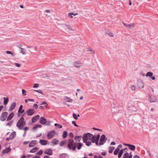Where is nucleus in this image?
<instances>
[{"instance_id":"f257e3e1","label":"nucleus","mask_w":158,"mask_h":158,"mask_svg":"<svg viewBox=\"0 0 158 158\" xmlns=\"http://www.w3.org/2000/svg\"><path fill=\"white\" fill-rule=\"evenodd\" d=\"M83 144L82 143L79 142H74V140L72 139H69V140L68 144V148L73 151L76 150V148L80 150L81 149L82 146Z\"/></svg>"},{"instance_id":"f03ea898","label":"nucleus","mask_w":158,"mask_h":158,"mask_svg":"<svg viewBox=\"0 0 158 158\" xmlns=\"http://www.w3.org/2000/svg\"><path fill=\"white\" fill-rule=\"evenodd\" d=\"M26 124V122L24 121V119L23 117H21L17 122L16 123V127L19 129L21 130L23 129Z\"/></svg>"},{"instance_id":"7ed1b4c3","label":"nucleus","mask_w":158,"mask_h":158,"mask_svg":"<svg viewBox=\"0 0 158 158\" xmlns=\"http://www.w3.org/2000/svg\"><path fill=\"white\" fill-rule=\"evenodd\" d=\"M92 134L88 133L86 134H84L83 135V141H87L88 140H91Z\"/></svg>"},{"instance_id":"20e7f679","label":"nucleus","mask_w":158,"mask_h":158,"mask_svg":"<svg viewBox=\"0 0 158 158\" xmlns=\"http://www.w3.org/2000/svg\"><path fill=\"white\" fill-rule=\"evenodd\" d=\"M107 139V138L106 137L105 135H102L101 136L100 139L99 145L101 146L103 145L106 142Z\"/></svg>"},{"instance_id":"39448f33","label":"nucleus","mask_w":158,"mask_h":158,"mask_svg":"<svg viewBox=\"0 0 158 158\" xmlns=\"http://www.w3.org/2000/svg\"><path fill=\"white\" fill-rule=\"evenodd\" d=\"M8 113L6 112L2 113L0 117V119L1 121H5L7 117Z\"/></svg>"},{"instance_id":"423d86ee","label":"nucleus","mask_w":158,"mask_h":158,"mask_svg":"<svg viewBox=\"0 0 158 158\" xmlns=\"http://www.w3.org/2000/svg\"><path fill=\"white\" fill-rule=\"evenodd\" d=\"M100 135L98 134L96 136L95 135H93L92 134V137H91V141L93 143H94L95 142L98 140H99L100 138Z\"/></svg>"},{"instance_id":"0eeeda50","label":"nucleus","mask_w":158,"mask_h":158,"mask_svg":"<svg viewBox=\"0 0 158 158\" xmlns=\"http://www.w3.org/2000/svg\"><path fill=\"white\" fill-rule=\"evenodd\" d=\"M56 134V132L54 130H52L48 132L47 135L48 139L52 138Z\"/></svg>"},{"instance_id":"6e6552de","label":"nucleus","mask_w":158,"mask_h":158,"mask_svg":"<svg viewBox=\"0 0 158 158\" xmlns=\"http://www.w3.org/2000/svg\"><path fill=\"white\" fill-rule=\"evenodd\" d=\"M137 86L139 88H143L144 87V82L141 80H139L137 82Z\"/></svg>"},{"instance_id":"1a4fd4ad","label":"nucleus","mask_w":158,"mask_h":158,"mask_svg":"<svg viewBox=\"0 0 158 158\" xmlns=\"http://www.w3.org/2000/svg\"><path fill=\"white\" fill-rule=\"evenodd\" d=\"M26 112L27 115L29 116L33 115L35 113V111L34 109H31L28 110Z\"/></svg>"},{"instance_id":"9d476101","label":"nucleus","mask_w":158,"mask_h":158,"mask_svg":"<svg viewBox=\"0 0 158 158\" xmlns=\"http://www.w3.org/2000/svg\"><path fill=\"white\" fill-rule=\"evenodd\" d=\"M123 24L125 26L131 29H132L134 27V24L133 23L128 24L124 23Z\"/></svg>"},{"instance_id":"9b49d317","label":"nucleus","mask_w":158,"mask_h":158,"mask_svg":"<svg viewBox=\"0 0 158 158\" xmlns=\"http://www.w3.org/2000/svg\"><path fill=\"white\" fill-rule=\"evenodd\" d=\"M29 144L28 146L29 147H31L34 146L37 144V141L36 140H32L29 143Z\"/></svg>"},{"instance_id":"f8f14e48","label":"nucleus","mask_w":158,"mask_h":158,"mask_svg":"<svg viewBox=\"0 0 158 158\" xmlns=\"http://www.w3.org/2000/svg\"><path fill=\"white\" fill-rule=\"evenodd\" d=\"M62 27L65 29H67L69 30L70 31H73V28L71 27V26L70 25H68L66 24H62Z\"/></svg>"},{"instance_id":"ddd939ff","label":"nucleus","mask_w":158,"mask_h":158,"mask_svg":"<svg viewBox=\"0 0 158 158\" xmlns=\"http://www.w3.org/2000/svg\"><path fill=\"white\" fill-rule=\"evenodd\" d=\"M16 106V103L15 102H12L10 106L8 111H10L13 110Z\"/></svg>"},{"instance_id":"4468645a","label":"nucleus","mask_w":158,"mask_h":158,"mask_svg":"<svg viewBox=\"0 0 158 158\" xmlns=\"http://www.w3.org/2000/svg\"><path fill=\"white\" fill-rule=\"evenodd\" d=\"M74 65L77 68H80L82 66V64L80 62L76 61L74 63Z\"/></svg>"},{"instance_id":"2eb2a0df","label":"nucleus","mask_w":158,"mask_h":158,"mask_svg":"<svg viewBox=\"0 0 158 158\" xmlns=\"http://www.w3.org/2000/svg\"><path fill=\"white\" fill-rule=\"evenodd\" d=\"M52 150L49 148L46 149L44 152V153L45 154L50 155H52Z\"/></svg>"},{"instance_id":"dca6fc26","label":"nucleus","mask_w":158,"mask_h":158,"mask_svg":"<svg viewBox=\"0 0 158 158\" xmlns=\"http://www.w3.org/2000/svg\"><path fill=\"white\" fill-rule=\"evenodd\" d=\"M40 123L42 124H44L46 122V119L44 117H41L40 119Z\"/></svg>"},{"instance_id":"f3484780","label":"nucleus","mask_w":158,"mask_h":158,"mask_svg":"<svg viewBox=\"0 0 158 158\" xmlns=\"http://www.w3.org/2000/svg\"><path fill=\"white\" fill-rule=\"evenodd\" d=\"M39 143L42 145H45L47 144V140L45 139H41L39 141Z\"/></svg>"},{"instance_id":"a211bd4d","label":"nucleus","mask_w":158,"mask_h":158,"mask_svg":"<svg viewBox=\"0 0 158 158\" xmlns=\"http://www.w3.org/2000/svg\"><path fill=\"white\" fill-rule=\"evenodd\" d=\"M40 116L39 115H37L33 117L31 119V121L32 123H35L38 120Z\"/></svg>"},{"instance_id":"6ab92c4d","label":"nucleus","mask_w":158,"mask_h":158,"mask_svg":"<svg viewBox=\"0 0 158 158\" xmlns=\"http://www.w3.org/2000/svg\"><path fill=\"white\" fill-rule=\"evenodd\" d=\"M14 113L12 112L7 117V118L6 119L7 121H9L10 120L14 117Z\"/></svg>"},{"instance_id":"aec40b11","label":"nucleus","mask_w":158,"mask_h":158,"mask_svg":"<svg viewBox=\"0 0 158 158\" xmlns=\"http://www.w3.org/2000/svg\"><path fill=\"white\" fill-rule=\"evenodd\" d=\"M3 99H4V101H3V104L5 106H6V105L8 102H9V99L8 98H6V97H4L3 98Z\"/></svg>"},{"instance_id":"412c9836","label":"nucleus","mask_w":158,"mask_h":158,"mask_svg":"<svg viewBox=\"0 0 158 158\" xmlns=\"http://www.w3.org/2000/svg\"><path fill=\"white\" fill-rule=\"evenodd\" d=\"M126 149H127V148H125L124 149H122L120 150V151L119 152V153L118 154V158H121V156H122V155L123 154V151Z\"/></svg>"},{"instance_id":"4be33fe9","label":"nucleus","mask_w":158,"mask_h":158,"mask_svg":"<svg viewBox=\"0 0 158 158\" xmlns=\"http://www.w3.org/2000/svg\"><path fill=\"white\" fill-rule=\"evenodd\" d=\"M11 150V149L10 148H7L5 149L4 150L2 151V153H7L9 152Z\"/></svg>"},{"instance_id":"5701e85b","label":"nucleus","mask_w":158,"mask_h":158,"mask_svg":"<svg viewBox=\"0 0 158 158\" xmlns=\"http://www.w3.org/2000/svg\"><path fill=\"white\" fill-rule=\"evenodd\" d=\"M129 148L132 151H135V147L134 145L129 144L128 146Z\"/></svg>"},{"instance_id":"b1692460","label":"nucleus","mask_w":158,"mask_h":158,"mask_svg":"<svg viewBox=\"0 0 158 158\" xmlns=\"http://www.w3.org/2000/svg\"><path fill=\"white\" fill-rule=\"evenodd\" d=\"M23 106L22 105H21L19 107L18 113H23L24 111V110L23 109Z\"/></svg>"},{"instance_id":"393cba45","label":"nucleus","mask_w":158,"mask_h":158,"mask_svg":"<svg viewBox=\"0 0 158 158\" xmlns=\"http://www.w3.org/2000/svg\"><path fill=\"white\" fill-rule=\"evenodd\" d=\"M59 142V140L56 139H53L52 141V143L55 145L57 144Z\"/></svg>"},{"instance_id":"a878e982","label":"nucleus","mask_w":158,"mask_h":158,"mask_svg":"<svg viewBox=\"0 0 158 158\" xmlns=\"http://www.w3.org/2000/svg\"><path fill=\"white\" fill-rule=\"evenodd\" d=\"M16 135V132L15 131L12 132L10 135V139H12Z\"/></svg>"},{"instance_id":"bb28decb","label":"nucleus","mask_w":158,"mask_h":158,"mask_svg":"<svg viewBox=\"0 0 158 158\" xmlns=\"http://www.w3.org/2000/svg\"><path fill=\"white\" fill-rule=\"evenodd\" d=\"M108 148H109V151H108L110 153H111L113 152V150H114V149L115 148H114V147L110 146Z\"/></svg>"},{"instance_id":"cd10ccee","label":"nucleus","mask_w":158,"mask_h":158,"mask_svg":"<svg viewBox=\"0 0 158 158\" xmlns=\"http://www.w3.org/2000/svg\"><path fill=\"white\" fill-rule=\"evenodd\" d=\"M82 137L81 136H76L75 137V140L76 141H78V142H79L80 141V140L81 139Z\"/></svg>"},{"instance_id":"c85d7f7f","label":"nucleus","mask_w":158,"mask_h":158,"mask_svg":"<svg viewBox=\"0 0 158 158\" xmlns=\"http://www.w3.org/2000/svg\"><path fill=\"white\" fill-rule=\"evenodd\" d=\"M42 126L40 124H36L34 127H33V129L34 130H36L38 128H41Z\"/></svg>"},{"instance_id":"c756f323","label":"nucleus","mask_w":158,"mask_h":158,"mask_svg":"<svg viewBox=\"0 0 158 158\" xmlns=\"http://www.w3.org/2000/svg\"><path fill=\"white\" fill-rule=\"evenodd\" d=\"M120 149L118 148H116L114 152V155H116L119 153L120 152Z\"/></svg>"},{"instance_id":"7c9ffc66","label":"nucleus","mask_w":158,"mask_h":158,"mask_svg":"<svg viewBox=\"0 0 158 158\" xmlns=\"http://www.w3.org/2000/svg\"><path fill=\"white\" fill-rule=\"evenodd\" d=\"M38 150V148L35 147L33 149L31 150L30 151V153H35Z\"/></svg>"},{"instance_id":"2f4dec72","label":"nucleus","mask_w":158,"mask_h":158,"mask_svg":"<svg viewBox=\"0 0 158 158\" xmlns=\"http://www.w3.org/2000/svg\"><path fill=\"white\" fill-rule=\"evenodd\" d=\"M19 48L23 50V51H20L21 53H22L23 55H25L26 54V50L25 49L23 48H22L21 47H19Z\"/></svg>"},{"instance_id":"473e14b6","label":"nucleus","mask_w":158,"mask_h":158,"mask_svg":"<svg viewBox=\"0 0 158 158\" xmlns=\"http://www.w3.org/2000/svg\"><path fill=\"white\" fill-rule=\"evenodd\" d=\"M77 14H78L77 13L74 14L73 13H70L68 14V15L69 17L71 18H73V16H72L73 15L74 16H76L77 15Z\"/></svg>"},{"instance_id":"72a5a7b5","label":"nucleus","mask_w":158,"mask_h":158,"mask_svg":"<svg viewBox=\"0 0 158 158\" xmlns=\"http://www.w3.org/2000/svg\"><path fill=\"white\" fill-rule=\"evenodd\" d=\"M83 142L85 143V144L88 146H90L91 144V143L90 141L86 140V141H83Z\"/></svg>"},{"instance_id":"f704fd0d","label":"nucleus","mask_w":158,"mask_h":158,"mask_svg":"<svg viewBox=\"0 0 158 158\" xmlns=\"http://www.w3.org/2000/svg\"><path fill=\"white\" fill-rule=\"evenodd\" d=\"M148 100L151 102H156V100L153 99L150 96H149Z\"/></svg>"},{"instance_id":"c9c22d12","label":"nucleus","mask_w":158,"mask_h":158,"mask_svg":"<svg viewBox=\"0 0 158 158\" xmlns=\"http://www.w3.org/2000/svg\"><path fill=\"white\" fill-rule=\"evenodd\" d=\"M153 75V73L150 72H149L147 73L146 74V77H152Z\"/></svg>"},{"instance_id":"e433bc0d","label":"nucleus","mask_w":158,"mask_h":158,"mask_svg":"<svg viewBox=\"0 0 158 158\" xmlns=\"http://www.w3.org/2000/svg\"><path fill=\"white\" fill-rule=\"evenodd\" d=\"M67 132L66 131H64L63 132V137L64 138H65L67 136Z\"/></svg>"},{"instance_id":"4c0bfd02","label":"nucleus","mask_w":158,"mask_h":158,"mask_svg":"<svg viewBox=\"0 0 158 158\" xmlns=\"http://www.w3.org/2000/svg\"><path fill=\"white\" fill-rule=\"evenodd\" d=\"M129 155V153L128 152H126L124 154L123 158H128Z\"/></svg>"},{"instance_id":"58836bf2","label":"nucleus","mask_w":158,"mask_h":158,"mask_svg":"<svg viewBox=\"0 0 158 158\" xmlns=\"http://www.w3.org/2000/svg\"><path fill=\"white\" fill-rule=\"evenodd\" d=\"M66 155L67 154L66 153H62L60 155L59 157L60 158H64L65 157Z\"/></svg>"},{"instance_id":"ea45409f","label":"nucleus","mask_w":158,"mask_h":158,"mask_svg":"<svg viewBox=\"0 0 158 158\" xmlns=\"http://www.w3.org/2000/svg\"><path fill=\"white\" fill-rule=\"evenodd\" d=\"M65 99L66 100H67V101L68 102H73V100L71 99H70V98H69L68 97H66L65 98Z\"/></svg>"},{"instance_id":"a19ab883","label":"nucleus","mask_w":158,"mask_h":158,"mask_svg":"<svg viewBox=\"0 0 158 158\" xmlns=\"http://www.w3.org/2000/svg\"><path fill=\"white\" fill-rule=\"evenodd\" d=\"M54 126L56 127H58L59 128H62V126L60 124L56 123L54 124Z\"/></svg>"},{"instance_id":"79ce46f5","label":"nucleus","mask_w":158,"mask_h":158,"mask_svg":"<svg viewBox=\"0 0 158 158\" xmlns=\"http://www.w3.org/2000/svg\"><path fill=\"white\" fill-rule=\"evenodd\" d=\"M13 122L12 121H10L7 123V124H6V126H8L9 127H10L12 125Z\"/></svg>"},{"instance_id":"37998d69","label":"nucleus","mask_w":158,"mask_h":158,"mask_svg":"<svg viewBox=\"0 0 158 158\" xmlns=\"http://www.w3.org/2000/svg\"><path fill=\"white\" fill-rule=\"evenodd\" d=\"M6 53L7 54L11 55L12 56H14V54L11 51H6Z\"/></svg>"},{"instance_id":"c03bdc74","label":"nucleus","mask_w":158,"mask_h":158,"mask_svg":"<svg viewBox=\"0 0 158 158\" xmlns=\"http://www.w3.org/2000/svg\"><path fill=\"white\" fill-rule=\"evenodd\" d=\"M22 93L23 95V96H25L26 95V90L24 89H22Z\"/></svg>"},{"instance_id":"a18cd8bd","label":"nucleus","mask_w":158,"mask_h":158,"mask_svg":"<svg viewBox=\"0 0 158 158\" xmlns=\"http://www.w3.org/2000/svg\"><path fill=\"white\" fill-rule=\"evenodd\" d=\"M65 143H66L65 141H62L61 142L60 145V146H63L64 145Z\"/></svg>"},{"instance_id":"49530a36","label":"nucleus","mask_w":158,"mask_h":158,"mask_svg":"<svg viewBox=\"0 0 158 158\" xmlns=\"http://www.w3.org/2000/svg\"><path fill=\"white\" fill-rule=\"evenodd\" d=\"M43 151L41 150H40L38 152H37L36 153V154L37 155H41L43 153Z\"/></svg>"},{"instance_id":"de8ad7c7","label":"nucleus","mask_w":158,"mask_h":158,"mask_svg":"<svg viewBox=\"0 0 158 158\" xmlns=\"http://www.w3.org/2000/svg\"><path fill=\"white\" fill-rule=\"evenodd\" d=\"M14 64H15L16 67H19L21 66V64H20L17 63H14Z\"/></svg>"},{"instance_id":"09e8293b","label":"nucleus","mask_w":158,"mask_h":158,"mask_svg":"<svg viewBox=\"0 0 158 158\" xmlns=\"http://www.w3.org/2000/svg\"><path fill=\"white\" fill-rule=\"evenodd\" d=\"M130 87L131 89L133 90H135V86L134 85H131L130 86Z\"/></svg>"},{"instance_id":"8fccbe9b","label":"nucleus","mask_w":158,"mask_h":158,"mask_svg":"<svg viewBox=\"0 0 158 158\" xmlns=\"http://www.w3.org/2000/svg\"><path fill=\"white\" fill-rule=\"evenodd\" d=\"M73 116L75 119L77 120L78 119L77 116L75 114H73Z\"/></svg>"},{"instance_id":"3c124183","label":"nucleus","mask_w":158,"mask_h":158,"mask_svg":"<svg viewBox=\"0 0 158 158\" xmlns=\"http://www.w3.org/2000/svg\"><path fill=\"white\" fill-rule=\"evenodd\" d=\"M39 85L38 84H35L33 85V87L34 88H37L39 87Z\"/></svg>"},{"instance_id":"603ef678","label":"nucleus","mask_w":158,"mask_h":158,"mask_svg":"<svg viewBox=\"0 0 158 158\" xmlns=\"http://www.w3.org/2000/svg\"><path fill=\"white\" fill-rule=\"evenodd\" d=\"M72 123L75 126L78 127V126L76 124L75 121H73L72 122Z\"/></svg>"},{"instance_id":"864d4df0","label":"nucleus","mask_w":158,"mask_h":158,"mask_svg":"<svg viewBox=\"0 0 158 158\" xmlns=\"http://www.w3.org/2000/svg\"><path fill=\"white\" fill-rule=\"evenodd\" d=\"M35 91L39 93H40L41 94H43V92L41 90H35Z\"/></svg>"},{"instance_id":"5fc2aeb1","label":"nucleus","mask_w":158,"mask_h":158,"mask_svg":"<svg viewBox=\"0 0 158 158\" xmlns=\"http://www.w3.org/2000/svg\"><path fill=\"white\" fill-rule=\"evenodd\" d=\"M33 107L35 108V109H37L38 108V105L36 104H34L33 105Z\"/></svg>"},{"instance_id":"6e6d98bb","label":"nucleus","mask_w":158,"mask_h":158,"mask_svg":"<svg viewBox=\"0 0 158 158\" xmlns=\"http://www.w3.org/2000/svg\"><path fill=\"white\" fill-rule=\"evenodd\" d=\"M29 143V141H25L23 142V144L24 145H26Z\"/></svg>"},{"instance_id":"4d7b16f0","label":"nucleus","mask_w":158,"mask_h":158,"mask_svg":"<svg viewBox=\"0 0 158 158\" xmlns=\"http://www.w3.org/2000/svg\"><path fill=\"white\" fill-rule=\"evenodd\" d=\"M109 35L112 37H113L114 36V34L111 32H110Z\"/></svg>"},{"instance_id":"13d9d810","label":"nucleus","mask_w":158,"mask_h":158,"mask_svg":"<svg viewBox=\"0 0 158 158\" xmlns=\"http://www.w3.org/2000/svg\"><path fill=\"white\" fill-rule=\"evenodd\" d=\"M98 141L99 140H98L97 141L94 142L95 143L96 145L97 146H99V145H99L100 142L99 143H98Z\"/></svg>"},{"instance_id":"bf43d9fd","label":"nucleus","mask_w":158,"mask_h":158,"mask_svg":"<svg viewBox=\"0 0 158 158\" xmlns=\"http://www.w3.org/2000/svg\"><path fill=\"white\" fill-rule=\"evenodd\" d=\"M69 135L70 137H73V135L72 133H70L69 134Z\"/></svg>"},{"instance_id":"052dcab7","label":"nucleus","mask_w":158,"mask_h":158,"mask_svg":"<svg viewBox=\"0 0 158 158\" xmlns=\"http://www.w3.org/2000/svg\"><path fill=\"white\" fill-rule=\"evenodd\" d=\"M29 129V128L27 127H25L23 128V130L24 131H27Z\"/></svg>"},{"instance_id":"680f3d73","label":"nucleus","mask_w":158,"mask_h":158,"mask_svg":"<svg viewBox=\"0 0 158 158\" xmlns=\"http://www.w3.org/2000/svg\"><path fill=\"white\" fill-rule=\"evenodd\" d=\"M93 130H97V131H101V130L100 129L97 128H95V127H93Z\"/></svg>"},{"instance_id":"e2e57ef3","label":"nucleus","mask_w":158,"mask_h":158,"mask_svg":"<svg viewBox=\"0 0 158 158\" xmlns=\"http://www.w3.org/2000/svg\"><path fill=\"white\" fill-rule=\"evenodd\" d=\"M115 143L114 141H112L110 143V145H115Z\"/></svg>"},{"instance_id":"0e129e2a","label":"nucleus","mask_w":158,"mask_h":158,"mask_svg":"<svg viewBox=\"0 0 158 158\" xmlns=\"http://www.w3.org/2000/svg\"><path fill=\"white\" fill-rule=\"evenodd\" d=\"M47 104L46 102H45L43 101L41 102L40 105H43V104Z\"/></svg>"},{"instance_id":"69168bd1","label":"nucleus","mask_w":158,"mask_h":158,"mask_svg":"<svg viewBox=\"0 0 158 158\" xmlns=\"http://www.w3.org/2000/svg\"><path fill=\"white\" fill-rule=\"evenodd\" d=\"M122 145L121 144H119L118 146V147L117 148H118L120 149V148H122Z\"/></svg>"},{"instance_id":"338daca9","label":"nucleus","mask_w":158,"mask_h":158,"mask_svg":"<svg viewBox=\"0 0 158 158\" xmlns=\"http://www.w3.org/2000/svg\"><path fill=\"white\" fill-rule=\"evenodd\" d=\"M134 158H139V156L135 155L133 157Z\"/></svg>"},{"instance_id":"774afa93","label":"nucleus","mask_w":158,"mask_h":158,"mask_svg":"<svg viewBox=\"0 0 158 158\" xmlns=\"http://www.w3.org/2000/svg\"><path fill=\"white\" fill-rule=\"evenodd\" d=\"M132 155L131 154V153H130V155L129 156H129H128V158H132Z\"/></svg>"}]
</instances>
